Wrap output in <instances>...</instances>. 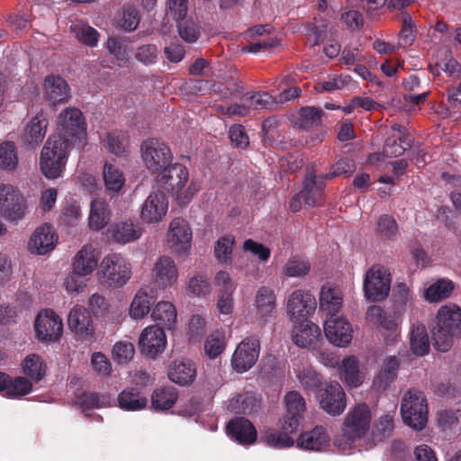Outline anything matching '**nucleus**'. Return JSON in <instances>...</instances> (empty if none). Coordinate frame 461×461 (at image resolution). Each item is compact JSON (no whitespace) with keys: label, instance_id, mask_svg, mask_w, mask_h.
I'll return each instance as SVG.
<instances>
[{"label":"nucleus","instance_id":"obj_57","mask_svg":"<svg viewBox=\"0 0 461 461\" xmlns=\"http://www.w3.org/2000/svg\"><path fill=\"white\" fill-rule=\"evenodd\" d=\"M72 31L76 38L84 45L95 47L97 45L99 33L87 24H75Z\"/></svg>","mask_w":461,"mask_h":461},{"label":"nucleus","instance_id":"obj_19","mask_svg":"<svg viewBox=\"0 0 461 461\" xmlns=\"http://www.w3.org/2000/svg\"><path fill=\"white\" fill-rule=\"evenodd\" d=\"M254 306L257 321L261 326L266 325L275 317L276 309L275 291L267 286H260L255 294Z\"/></svg>","mask_w":461,"mask_h":461},{"label":"nucleus","instance_id":"obj_33","mask_svg":"<svg viewBox=\"0 0 461 461\" xmlns=\"http://www.w3.org/2000/svg\"><path fill=\"white\" fill-rule=\"evenodd\" d=\"M119 407L127 411H136L147 406L146 396L137 388L129 387L122 390L117 398Z\"/></svg>","mask_w":461,"mask_h":461},{"label":"nucleus","instance_id":"obj_39","mask_svg":"<svg viewBox=\"0 0 461 461\" xmlns=\"http://www.w3.org/2000/svg\"><path fill=\"white\" fill-rule=\"evenodd\" d=\"M178 399L177 390L174 386L157 388L151 395V405L156 411L171 409Z\"/></svg>","mask_w":461,"mask_h":461},{"label":"nucleus","instance_id":"obj_56","mask_svg":"<svg viewBox=\"0 0 461 461\" xmlns=\"http://www.w3.org/2000/svg\"><path fill=\"white\" fill-rule=\"evenodd\" d=\"M381 105L369 97L357 96L350 100L349 104L343 106L345 113L376 111Z\"/></svg>","mask_w":461,"mask_h":461},{"label":"nucleus","instance_id":"obj_58","mask_svg":"<svg viewBox=\"0 0 461 461\" xmlns=\"http://www.w3.org/2000/svg\"><path fill=\"white\" fill-rule=\"evenodd\" d=\"M297 378L302 386L307 390H315L322 384L321 375L312 367L299 371Z\"/></svg>","mask_w":461,"mask_h":461},{"label":"nucleus","instance_id":"obj_43","mask_svg":"<svg viewBox=\"0 0 461 461\" xmlns=\"http://www.w3.org/2000/svg\"><path fill=\"white\" fill-rule=\"evenodd\" d=\"M151 317L158 324L164 325L167 330H171L176 321V311L171 303L162 301L155 306Z\"/></svg>","mask_w":461,"mask_h":461},{"label":"nucleus","instance_id":"obj_7","mask_svg":"<svg viewBox=\"0 0 461 461\" xmlns=\"http://www.w3.org/2000/svg\"><path fill=\"white\" fill-rule=\"evenodd\" d=\"M26 213V203L20 193L11 185H0V215L7 221L17 223Z\"/></svg>","mask_w":461,"mask_h":461},{"label":"nucleus","instance_id":"obj_28","mask_svg":"<svg viewBox=\"0 0 461 461\" xmlns=\"http://www.w3.org/2000/svg\"><path fill=\"white\" fill-rule=\"evenodd\" d=\"M154 282L159 288L171 286L177 280V268L169 257H161L153 268Z\"/></svg>","mask_w":461,"mask_h":461},{"label":"nucleus","instance_id":"obj_18","mask_svg":"<svg viewBox=\"0 0 461 461\" xmlns=\"http://www.w3.org/2000/svg\"><path fill=\"white\" fill-rule=\"evenodd\" d=\"M315 308V297L309 292L295 290L287 300V314L296 321L306 319Z\"/></svg>","mask_w":461,"mask_h":461},{"label":"nucleus","instance_id":"obj_45","mask_svg":"<svg viewBox=\"0 0 461 461\" xmlns=\"http://www.w3.org/2000/svg\"><path fill=\"white\" fill-rule=\"evenodd\" d=\"M19 163L18 152L14 141L5 140L0 143V168L13 171Z\"/></svg>","mask_w":461,"mask_h":461},{"label":"nucleus","instance_id":"obj_50","mask_svg":"<svg viewBox=\"0 0 461 461\" xmlns=\"http://www.w3.org/2000/svg\"><path fill=\"white\" fill-rule=\"evenodd\" d=\"M453 290L454 285L450 280L440 279L426 289L425 297L429 302H438L449 297Z\"/></svg>","mask_w":461,"mask_h":461},{"label":"nucleus","instance_id":"obj_41","mask_svg":"<svg viewBox=\"0 0 461 461\" xmlns=\"http://www.w3.org/2000/svg\"><path fill=\"white\" fill-rule=\"evenodd\" d=\"M104 145L112 154L117 157H126L129 154V136L122 131L108 132Z\"/></svg>","mask_w":461,"mask_h":461},{"label":"nucleus","instance_id":"obj_32","mask_svg":"<svg viewBox=\"0 0 461 461\" xmlns=\"http://www.w3.org/2000/svg\"><path fill=\"white\" fill-rule=\"evenodd\" d=\"M98 259L93 248L89 245L84 246L75 256L73 261V271L90 276L97 267Z\"/></svg>","mask_w":461,"mask_h":461},{"label":"nucleus","instance_id":"obj_17","mask_svg":"<svg viewBox=\"0 0 461 461\" xmlns=\"http://www.w3.org/2000/svg\"><path fill=\"white\" fill-rule=\"evenodd\" d=\"M168 209V201L161 191H153L141 205L140 218L148 223H157L163 220Z\"/></svg>","mask_w":461,"mask_h":461},{"label":"nucleus","instance_id":"obj_40","mask_svg":"<svg viewBox=\"0 0 461 461\" xmlns=\"http://www.w3.org/2000/svg\"><path fill=\"white\" fill-rule=\"evenodd\" d=\"M413 140L410 134L388 137L384 145V154L389 158L400 157L412 147Z\"/></svg>","mask_w":461,"mask_h":461},{"label":"nucleus","instance_id":"obj_21","mask_svg":"<svg viewBox=\"0 0 461 461\" xmlns=\"http://www.w3.org/2000/svg\"><path fill=\"white\" fill-rule=\"evenodd\" d=\"M352 327L343 317L327 318L324 332L327 339L337 347H346L352 340Z\"/></svg>","mask_w":461,"mask_h":461},{"label":"nucleus","instance_id":"obj_53","mask_svg":"<svg viewBox=\"0 0 461 461\" xmlns=\"http://www.w3.org/2000/svg\"><path fill=\"white\" fill-rule=\"evenodd\" d=\"M81 209L76 201L67 202L60 211L59 221L65 227L76 226L81 219Z\"/></svg>","mask_w":461,"mask_h":461},{"label":"nucleus","instance_id":"obj_4","mask_svg":"<svg viewBox=\"0 0 461 461\" xmlns=\"http://www.w3.org/2000/svg\"><path fill=\"white\" fill-rule=\"evenodd\" d=\"M69 144L66 140L57 135H50L45 142L40 158V167L42 174L50 179L60 176L64 169Z\"/></svg>","mask_w":461,"mask_h":461},{"label":"nucleus","instance_id":"obj_8","mask_svg":"<svg viewBox=\"0 0 461 461\" xmlns=\"http://www.w3.org/2000/svg\"><path fill=\"white\" fill-rule=\"evenodd\" d=\"M141 155L147 167L156 174L166 167L172 160L170 149L157 139H148L141 144Z\"/></svg>","mask_w":461,"mask_h":461},{"label":"nucleus","instance_id":"obj_11","mask_svg":"<svg viewBox=\"0 0 461 461\" xmlns=\"http://www.w3.org/2000/svg\"><path fill=\"white\" fill-rule=\"evenodd\" d=\"M260 342L258 336L253 335L243 339L235 349L231 364L233 368L243 373L250 369L258 361Z\"/></svg>","mask_w":461,"mask_h":461},{"label":"nucleus","instance_id":"obj_36","mask_svg":"<svg viewBox=\"0 0 461 461\" xmlns=\"http://www.w3.org/2000/svg\"><path fill=\"white\" fill-rule=\"evenodd\" d=\"M155 303L153 292L150 289L149 293L147 289H140L130 307V315L135 320H140L147 315L150 311V306Z\"/></svg>","mask_w":461,"mask_h":461},{"label":"nucleus","instance_id":"obj_61","mask_svg":"<svg viewBox=\"0 0 461 461\" xmlns=\"http://www.w3.org/2000/svg\"><path fill=\"white\" fill-rule=\"evenodd\" d=\"M356 171L354 161L348 158H340L332 165L330 170L327 174H322L324 178L330 180L334 177L343 175L350 176Z\"/></svg>","mask_w":461,"mask_h":461},{"label":"nucleus","instance_id":"obj_47","mask_svg":"<svg viewBox=\"0 0 461 461\" xmlns=\"http://www.w3.org/2000/svg\"><path fill=\"white\" fill-rule=\"evenodd\" d=\"M104 185L109 192L119 193L124 185L125 178L122 172L112 164L105 163L104 166Z\"/></svg>","mask_w":461,"mask_h":461},{"label":"nucleus","instance_id":"obj_54","mask_svg":"<svg viewBox=\"0 0 461 461\" xmlns=\"http://www.w3.org/2000/svg\"><path fill=\"white\" fill-rule=\"evenodd\" d=\"M110 400L109 395H102L95 393H82L75 397V404L83 410L104 407Z\"/></svg>","mask_w":461,"mask_h":461},{"label":"nucleus","instance_id":"obj_55","mask_svg":"<svg viewBox=\"0 0 461 461\" xmlns=\"http://www.w3.org/2000/svg\"><path fill=\"white\" fill-rule=\"evenodd\" d=\"M254 110H273L277 107L276 98L267 92H258L245 97Z\"/></svg>","mask_w":461,"mask_h":461},{"label":"nucleus","instance_id":"obj_25","mask_svg":"<svg viewBox=\"0 0 461 461\" xmlns=\"http://www.w3.org/2000/svg\"><path fill=\"white\" fill-rule=\"evenodd\" d=\"M226 430L232 439L243 445L252 444L257 438V431L253 424L242 417L230 420Z\"/></svg>","mask_w":461,"mask_h":461},{"label":"nucleus","instance_id":"obj_6","mask_svg":"<svg viewBox=\"0 0 461 461\" xmlns=\"http://www.w3.org/2000/svg\"><path fill=\"white\" fill-rule=\"evenodd\" d=\"M103 282L109 287H122L131 277L130 263L121 254H112L101 262Z\"/></svg>","mask_w":461,"mask_h":461},{"label":"nucleus","instance_id":"obj_23","mask_svg":"<svg viewBox=\"0 0 461 461\" xmlns=\"http://www.w3.org/2000/svg\"><path fill=\"white\" fill-rule=\"evenodd\" d=\"M68 324L69 329L82 340L93 339L95 329L90 313L85 307L76 305L68 314Z\"/></svg>","mask_w":461,"mask_h":461},{"label":"nucleus","instance_id":"obj_27","mask_svg":"<svg viewBox=\"0 0 461 461\" xmlns=\"http://www.w3.org/2000/svg\"><path fill=\"white\" fill-rule=\"evenodd\" d=\"M44 93L50 105H56L68 100L69 86L61 77L50 75L44 80Z\"/></svg>","mask_w":461,"mask_h":461},{"label":"nucleus","instance_id":"obj_35","mask_svg":"<svg viewBox=\"0 0 461 461\" xmlns=\"http://www.w3.org/2000/svg\"><path fill=\"white\" fill-rule=\"evenodd\" d=\"M111 231L113 240L120 244L135 241L141 236V229L130 221L113 224Z\"/></svg>","mask_w":461,"mask_h":461},{"label":"nucleus","instance_id":"obj_42","mask_svg":"<svg viewBox=\"0 0 461 461\" xmlns=\"http://www.w3.org/2000/svg\"><path fill=\"white\" fill-rule=\"evenodd\" d=\"M321 336L320 328L313 322L302 324L293 332V340L300 348L312 346Z\"/></svg>","mask_w":461,"mask_h":461},{"label":"nucleus","instance_id":"obj_46","mask_svg":"<svg viewBox=\"0 0 461 461\" xmlns=\"http://www.w3.org/2000/svg\"><path fill=\"white\" fill-rule=\"evenodd\" d=\"M23 371L28 377L38 382L45 376L46 365L39 355L32 354L24 359Z\"/></svg>","mask_w":461,"mask_h":461},{"label":"nucleus","instance_id":"obj_38","mask_svg":"<svg viewBox=\"0 0 461 461\" xmlns=\"http://www.w3.org/2000/svg\"><path fill=\"white\" fill-rule=\"evenodd\" d=\"M410 344L412 353L416 356H424L429 352V340L424 324L420 322L412 324L410 332Z\"/></svg>","mask_w":461,"mask_h":461},{"label":"nucleus","instance_id":"obj_9","mask_svg":"<svg viewBox=\"0 0 461 461\" xmlns=\"http://www.w3.org/2000/svg\"><path fill=\"white\" fill-rule=\"evenodd\" d=\"M60 136L69 147L81 150L87 143L86 117H59L58 122Z\"/></svg>","mask_w":461,"mask_h":461},{"label":"nucleus","instance_id":"obj_16","mask_svg":"<svg viewBox=\"0 0 461 461\" xmlns=\"http://www.w3.org/2000/svg\"><path fill=\"white\" fill-rule=\"evenodd\" d=\"M215 285L219 288L216 308L221 315H231L234 309L233 294L236 285L225 271H219L214 277Z\"/></svg>","mask_w":461,"mask_h":461},{"label":"nucleus","instance_id":"obj_14","mask_svg":"<svg viewBox=\"0 0 461 461\" xmlns=\"http://www.w3.org/2000/svg\"><path fill=\"white\" fill-rule=\"evenodd\" d=\"M285 402L286 410L281 429L296 432L303 419L305 401L298 392L292 391L286 393Z\"/></svg>","mask_w":461,"mask_h":461},{"label":"nucleus","instance_id":"obj_52","mask_svg":"<svg viewBox=\"0 0 461 461\" xmlns=\"http://www.w3.org/2000/svg\"><path fill=\"white\" fill-rule=\"evenodd\" d=\"M311 268L310 262L299 256L292 257L283 267V274L288 277L306 276Z\"/></svg>","mask_w":461,"mask_h":461},{"label":"nucleus","instance_id":"obj_10","mask_svg":"<svg viewBox=\"0 0 461 461\" xmlns=\"http://www.w3.org/2000/svg\"><path fill=\"white\" fill-rule=\"evenodd\" d=\"M390 285L387 270L382 267H373L367 271L364 281L365 295L372 302L381 301L388 295Z\"/></svg>","mask_w":461,"mask_h":461},{"label":"nucleus","instance_id":"obj_44","mask_svg":"<svg viewBox=\"0 0 461 461\" xmlns=\"http://www.w3.org/2000/svg\"><path fill=\"white\" fill-rule=\"evenodd\" d=\"M294 433L283 429L282 431L267 429L262 436V440L271 447L286 448L293 447L294 444V438L290 436Z\"/></svg>","mask_w":461,"mask_h":461},{"label":"nucleus","instance_id":"obj_24","mask_svg":"<svg viewBox=\"0 0 461 461\" xmlns=\"http://www.w3.org/2000/svg\"><path fill=\"white\" fill-rule=\"evenodd\" d=\"M48 125L47 117H32L22 132L23 145L31 149L38 147L46 135Z\"/></svg>","mask_w":461,"mask_h":461},{"label":"nucleus","instance_id":"obj_48","mask_svg":"<svg viewBox=\"0 0 461 461\" xmlns=\"http://www.w3.org/2000/svg\"><path fill=\"white\" fill-rule=\"evenodd\" d=\"M377 236L384 240H394L399 235V229L396 220L388 214L379 217L376 229Z\"/></svg>","mask_w":461,"mask_h":461},{"label":"nucleus","instance_id":"obj_37","mask_svg":"<svg viewBox=\"0 0 461 461\" xmlns=\"http://www.w3.org/2000/svg\"><path fill=\"white\" fill-rule=\"evenodd\" d=\"M260 406V399L253 393L238 394L230 400L228 409L235 413L250 414Z\"/></svg>","mask_w":461,"mask_h":461},{"label":"nucleus","instance_id":"obj_31","mask_svg":"<svg viewBox=\"0 0 461 461\" xmlns=\"http://www.w3.org/2000/svg\"><path fill=\"white\" fill-rule=\"evenodd\" d=\"M341 292L336 288L323 286L320 294V308L327 318L337 317L342 305Z\"/></svg>","mask_w":461,"mask_h":461},{"label":"nucleus","instance_id":"obj_1","mask_svg":"<svg viewBox=\"0 0 461 461\" xmlns=\"http://www.w3.org/2000/svg\"><path fill=\"white\" fill-rule=\"evenodd\" d=\"M371 411L366 403L356 405L345 417L341 436L336 439V446L343 452H349L356 443L360 441L370 429Z\"/></svg>","mask_w":461,"mask_h":461},{"label":"nucleus","instance_id":"obj_64","mask_svg":"<svg viewBox=\"0 0 461 461\" xmlns=\"http://www.w3.org/2000/svg\"><path fill=\"white\" fill-rule=\"evenodd\" d=\"M393 429V417L388 414L382 416L375 424V428L373 430L374 439L376 441H382L384 438L390 436Z\"/></svg>","mask_w":461,"mask_h":461},{"label":"nucleus","instance_id":"obj_51","mask_svg":"<svg viewBox=\"0 0 461 461\" xmlns=\"http://www.w3.org/2000/svg\"><path fill=\"white\" fill-rule=\"evenodd\" d=\"M342 375L349 386L358 387L362 384V375L359 372L358 361L354 356L348 357L343 360Z\"/></svg>","mask_w":461,"mask_h":461},{"label":"nucleus","instance_id":"obj_22","mask_svg":"<svg viewBox=\"0 0 461 461\" xmlns=\"http://www.w3.org/2000/svg\"><path fill=\"white\" fill-rule=\"evenodd\" d=\"M192 230L186 221L175 218L169 224L168 243L178 254L185 253L191 248Z\"/></svg>","mask_w":461,"mask_h":461},{"label":"nucleus","instance_id":"obj_2","mask_svg":"<svg viewBox=\"0 0 461 461\" xmlns=\"http://www.w3.org/2000/svg\"><path fill=\"white\" fill-rule=\"evenodd\" d=\"M432 339L434 348L447 352L453 344V338L461 333V309L456 305L442 306L437 314L433 326Z\"/></svg>","mask_w":461,"mask_h":461},{"label":"nucleus","instance_id":"obj_5","mask_svg":"<svg viewBox=\"0 0 461 461\" xmlns=\"http://www.w3.org/2000/svg\"><path fill=\"white\" fill-rule=\"evenodd\" d=\"M428 404L424 393L410 389L402 397L401 413L404 424L415 430H421L428 421Z\"/></svg>","mask_w":461,"mask_h":461},{"label":"nucleus","instance_id":"obj_60","mask_svg":"<svg viewBox=\"0 0 461 461\" xmlns=\"http://www.w3.org/2000/svg\"><path fill=\"white\" fill-rule=\"evenodd\" d=\"M234 242V238L230 235H225L217 240L214 247V255L219 261L228 262L232 253Z\"/></svg>","mask_w":461,"mask_h":461},{"label":"nucleus","instance_id":"obj_12","mask_svg":"<svg viewBox=\"0 0 461 461\" xmlns=\"http://www.w3.org/2000/svg\"><path fill=\"white\" fill-rule=\"evenodd\" d=\"M317 398L321 408L331 416L340 415L347 405L345 392L338 382L326 383Z\"/></svg>","mask_w":461,"mask_h":461},{"label":"nucleus","instance_id":"obj_49","mask_svg":"<svg viewBox=\"0 0 461 461\" xmlns=\"http://www.w3.org/2000/svg\"><path fill=\"white\" fill-rule=\"evenodd\" d=\"M366 317L369 321L378 324L383 329L394 331L397 328L395 319L391 315L384 312V311L377 305H372L367 309Z\"/></svg>","mask_w":461,"mask_h":461},{"label":"nucleus","instance_id":"obj_34","mask_svg":"<svg viewBox=\"0 0 461 461\" xmlns=\"http://www.w3.org/2000/svg\"><path fill=\"white\" fill-rule=\"evenodd\" d=\"M111 212L108 203L103 199H93L90 204L88 224L91 229L101 230L110 221Z\"/></svg>","mask_w":461,"mask_h":461},{"label":"nucleus","instance_id":"obj_15","mask_svg":"<svg viewBox=\"0 0 461 461\" xmlns=\"http://www.w3.org/2000/svg\"><path fill=\"white\" fill-rule=\"evenodd\" d=\"M167 337L162 327L151 325L144 329L139 339V346L142 354L155 358L166 348Z\"/></svg>","mask_w":461,"mask_h":461},{"label":"nucleus","instance_id":"obj_26","mask_svg":"<svg viewBox=\"0 0 461 461\" xmlns=\"http://www.w3.org/2000/svg\"><path fill=\"white\" fill-rule=\"evenodd\" d=\"M330 437L322 426H316L312 430L302 433L296 445L308 451H323L329 446Z\"/></svg>","mask_w":461,"mask_h":461},{"label":"nucleus","instance_id":"obj_62","mask_svg":"<svg viewBox=\"0 0 461 461\" xmlns=\"http://www.w3.org/2000/svg\"><path fill=\"white\" fill-rule=\"evenodd\" d=\"M399 363L395 357H388L377 376L380 387L385 388L395 377Z\"/></svg>","mask_w":461,"mask_h":461},{"label":"nucleus","instance_id":"obj_30","mask_svg":"<svg viewBox=\"0 0 461 461\" xmlns=\"http://www.w3.org/2000/svg\"><path fill=\"white\" fill-rule=\"evenodd\" d=\"M167 375L175 384L188 385L195 379L196 368L191 360L177 359L169 366Z\"/></svg>","mask_w":461,"mask_h":461},{"label":"nucleus","instance_id":"obj_3","mask_svg":"<svg viewBox=\"0 0 461 461\" xmlns=\"http://www.w3.org/2000/svg\"><path fill=\"white\" fill-rule=\"evenodd\" d=\"M157 174L158 175V183L159 187L171 193L181 205L187 204L197 191L193 184L185 188L189 179V173L182 164L170 163Z\"/></svg>","mask_w":461,"mask_h":461},{"label":"nucleus","instance_id":"obj_20","mask_svg":"<svg viewBox=\"0 0 461 461\" xmlns=\"http://www.w3.org/2000/svg\"><path fill=\"white\" fill-rule=\"evenodd\" d=\"M54 228L44 223L35 229L28 243V249L36 255H45L54 249L58 242Z\"/></svg>","mask_w":461,"mask_h":461},{"label":"nucleus","instance_id":"obj_59","mask_svg":"<svg viewBox=\"0 0 461 461\" xmlns=\"http://www.w3.org/2000/svg\"><path fill=\"white\" fill-rule=\"evenodd\" d=\"M32 388V383L25 377L18 376L14 379L10 377L6 397H20L28 394Z\"/></svg>","mask_w":461,"mask_h":461},{"label":"nucleus","instance_id":"obj_13","mask_svg":"<svg viewBox=\"0 0 461 461\" xmlns=\"http://www.w3.org/2000/svg\"><path fill=\"white\" fill-rule=\"evenodd\" d=\"M35 330L41 341H59L63 331L62 319L52 310L41 311L35 320Z\"/></svg>","mask_w":461,"mask_h":461},{"label":"nucleus","instance_id":"obj_63","mask_svg":"<svg viewBox=\"0 0 461 461\" xmlns=\"http://www.w3.org/2000/svg\"><path fill=\"white\" fill-rule=\"evenodd\" d=\"M158 50L155 44H143L137 48L135 59L145 66L157 62Z\"/></svg>","mask_w":461,"mask_h":461},{"label":"nucleus","instance_id":"obj_29","mask_svg":"<svg viewBox=\"0 0 461 461\" xmlns=\"http://www.w3.org/2000/svg\"><path fill=\"white\" fill-rule=\"evenodd\" d=\"M326 180L323 175L316 176L313 173H308L305 176L303 187L300 193L306 204L310 206L319 204Z\"/></svg>","mask_w":461,"mask_h":461}]
</instances>
